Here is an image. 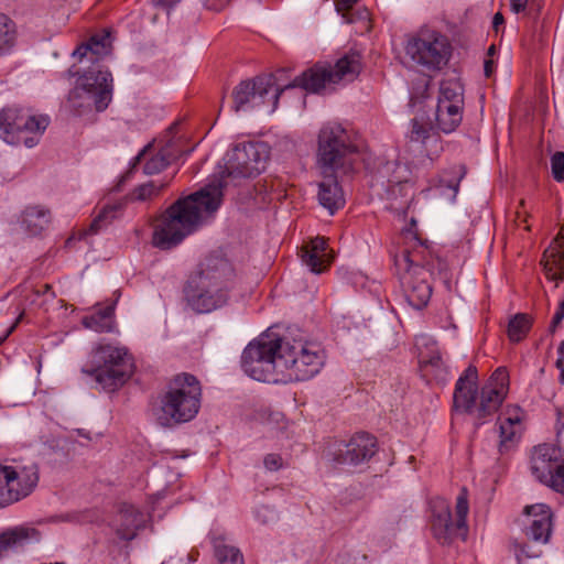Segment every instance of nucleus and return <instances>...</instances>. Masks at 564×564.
Segmentation results:
<instances>
[{
    "label": "nucleus",
    "mask_w": 564,
    "mask_h": 564,
    "mask_svg": "<svg viewBox=\"0 0 564 564\" xmlns=\"http://www.w3.org/2000/svg\"><path fill=\"white\" fill-rule=\"evenodd\" d=\"M269 154V148L263 142H241L232 145L218 165L217 181L176 200L156 220L152 236L153 246L162 250L172 249L197 230L220 207L223 191L229 182L258 176L265 170Z\"/></svg>",
    "instance_id": "nucleus-1"
},
{
    "label": "nucleus",
    "mask_w": 564,
    "mask_h": 564,
    "mask_svg": "<svg viewBox=\"0 0 564 564\" xmlns=\"http://www.w3.org/2000/svg\"><path fill=\"white\" fill-rule=\"evenodd\" d=\"M235 270L219 254L205 257L183 285V300L195 314H209L225 307L235 288Z\"/></svg>",
    "instance_id": "nucleus-2"
},
{
    "label": "nucleus",
    "mask_w": 564,
    "mask_h": 564,
    "mask_svg": "<svg viewBox=\"0 0 564 564\" xmlns=\"http://www.w3.org/2000/svg\"><path fill=\"white\" fill-rule=\"evenodd\" d=\"M477 368L468 366L455 384L453 408L470 415L476 426L487 422L501 406L508 393L509 376L505 368H498L477 391Z\"/></svg>",
    "instance_id": "nucleus-3"
},
{
    "label": "nucleus",
    "mask_w": 564,
    "mask_h": 564,
    "mask_svg": "<svg viewBox=\"0 0 564 564\" xmlns=\"http://www.w3.org/2000/svg\"><path fill=\"white\" fill-rule=\"evenodd\" d=\"M403 248L394 257L404 297L410 306L421 310L427 305L432 295L430 271L425 269L427 247L412 232L403 235Z\"/></svg>",
    "instance_id": "nucleus-4"
},
{
    "label": "nucleus",
    "mask_w": 564,
    "mask_h": 564,
    "mask_svg": "<svg viewBox=\"0 0 564 564\" xmlns=\"http://www.w3.org/2000/svg\"><path fill=\"white\" fill-rule=\"evenodd\" d=\"M326 362L321 344L304 338L279 337V379L282 383L306 381L314 378Z\"/></svg>",
    "instance_id": "nucleus-5"
},
{
    "label": "nucleus",
    "mask_w": 564,
    "mask_h": 564,
    "mask_svg": "<svg viewBox=\"0 0 564 564\" xmlns=\"http://www.w3.org/2000/svg\"><path fill=\"white\" fill-rule=\"evenodd\" d=\"M358 155L349 132L336 122L324 124L317 137L316 165L321 175L348 174Z\"/></svg>",
    "instance_id": "nucleus-6"
},
{
    "label": "nucleus",
    "mask_w": 564,
    "mask_h": 564,
    "mask_svg": "<svg viewBox=\"0 0 564 564\" xmlns=\"http://www.w3.org/2000/svg\"><path fill=\"white\" fill-rule=\"evenodd\" d=\"M82 372L94 378L101 390L115 392L131 378L133 362L126 347L105 344L91 351Z\"/></svg>",
    "instance_id": "nucleus-7"
},
{
    "label": "nucleus",
    "mask_w": 564,
    "mask_h": 564,
    "mask_svg": "<svg viewBox=\"0 0 564 564\" xmlns=\"http://www.w3.org/2000/svg\"><path fill=\"white\" fill-rule=\"evenodd\" d=\"M202 388L189 373H181L171 381L161 401L159 421L164 426L185 423L196 416L200 408Z\"/></svg>",
    "instance_id": "nucleus-8"
},
{
    "label": "nucleus",
    "mask_w": 564,
    "mask_h": 564,
    "mask_svg": "<svg viewBox=\"0 0 564 564\" xmlns=\"http://www.w3.org/2000/svg\"><path fill=\"white\" fill-rule=\"evenodd\" d=\"M452 56V45L440 31L421 28L408 36L404 57L411 67L427 72L442 70Z\"/></svg>",
    "instance_id": "nucleus-9"
},
{
    "label": "nucleus",
    "mask_w": 564,
    "mask_h": 564,
    "mask_svg": "<svg viewBox=\"0 0 564 564\" xmlns=\"http://www.w3.org/2000/svg\"><path fill=\"white\" fill-rule=\"evenodd\" d=\"M112 93V75L107 69L91 68L76 80L69 91L67 107L76 116L104 111Z\"/></svg>",
    "instance_id": "nucleus-10"
},
{
    "label": "nucleus",
    "mask_w": 564,
    "mask_h": 564,
    "mask_svg": "<svg viewBox=\"0 0 564 564\" xmlns=\"http://www.w3.org/2000/svg\"><path fill=\"white\" fill-rule=\"evenodd\" d=\"M48 124V116L34 113L30 109L9 106L0 110V138L11 145L34 148Z\"/></svg>",
    "instance_id": "nucleus-11"
},
{
    "label": "nucleus",
    "mask_w": 564,
    "mask_h": 564,
    "mask_svg": "<svg viewBox=\"0 0 564 564\" xmlns=\"http://www.w3.org/2000/svg\"><path fill=\"white\" fill-rule=\"evenodd\" d=\"M430 506L431 531L440 544L449 545L456 540H466L468 534L467 514L469 506L465 488L457 496L454 518L447 500L435 498L431 500Z\"/></svg>",
    "instance_id": "nucleus-12"
},
{
    "label": "nucleus",
    "mask_w": 564,
    "mask_h": 564,
    "mask_svg": "<svg viewBox=\"0 0 564 564\" xmlns=\"http://www.w3.org/2000/svg\"><path fill=\"white\" fill-rule=\"evenodd\" d=\"M361 69L360 57L357 54L345 55L334 66L316 64L285 85L289 88L300 87L308 93L319 94L330 85L340 80H352Z\"/></svg>",
    "instance_id": "nucleus-13"
},
{
    "label": "nucleus",
    "mask_w": 564,
    "mask_h": 564,
    "mask_svg": "<svg viewBox=\"0 0 564 564\" xmlns=\"http://www.w3.org/2000/svg\"><path fill=\"white\" fill-rule=\"evenodd\" d=\"M279 337L260 336L251 341L241 356V367L247 376L262 382H280Z\"/></svg>",
    "instance_id": "nucleus-14"
},
{
    "label": "nucleus",
    "mask_w": 564,
    "mask_h": 564,
    "mask_svg": "<svg viewBox=\"0 0 564 564\" xmlns=\"http://www.w3.org/2000/svg\"><path fill=\"white\" fill-rule=\"evenodd\" d=\"M282 93L283 89L275 87V79L271 75L242 80L232 90V109L246 112L265 107L267 112L272 113Z\"/></svg>",
    "instance_id": "nucleus-15"
},
{
    "label": "nucleus",
    "mask_w": 564,
    "mask_h": 564,
    "mask_svg": "<svg viewBox=\"0 0 564 564\" xmlns=\"http://www.w3.org/2000/svg\"><path fill=\"white\" fill-rule=\"evenodd\" d=\"M39 481L35 464L4 465L0 463V508L8 507L29 496Z\"/></svg>",
    "instance_id": "nucleus-16"
},
{
    "label": "nucleus",
    "mask_w": 564,
    "mask_h": 564,
    "mask_svg": "<svg viewBox=\"0 0 564 564\" xmlns=\"http://www.w3.org/2000/svg\"><path fill=\"white\" fill-rule=\"evenodd\" d=\"M530 468L540 482L564 494V455L558 447L549 444L534 447Z\"/></svg>",
    "instance_id": "nucleus-17"
},
{
    "label": "nucleus",
    "mask_w": 564,
    "mask_h": 564,
    "mask_svg": "<svg viewBox=\"0 0 564 564\" xmlns=\"http://www.w3.org/2000/svg\"><path fill=\"white\" fill-rule=\"evenodd\" d=\"M377 451L376 438L367 433H358L348 442L336 443L330 452L333 462L341 466H356L369 460Z\"/></svg>",
    "instance_id": "nucleus-18"
},
{
    "label": "nucleus",
    "mask_w": 564,
    "mask_h": 564,
    "mask_svg": "<svg viewBox=\"0 0 564 564\" xmlns=\"http://www.w3.org/2000/svg\"><path fill=\"white\" fill-rule=\"evenodd\" d=\"M524 412L518 405H508L498 419L500 454L510 452L516 447L523 432Z\"/></svg>",
    "instance_id": "nucleus-19"
},
{
    "label": "nucleus",
    "mask_w": 564,
    "mask_h": 564,
    "mask_svg": "<svg viewBox=\"0 0 564 564\" xmlns=\"http://www.w3.org/2000/svg\"><path fill=\"white\" fill-rule=\"evenodd\" d=\"M524 512L528 517L525 535L534 542L546 543L552 533V511L544 503L527 506Z\"/></svg>",
    "instance_id": "nucleus-20"
},
{
    "label": "nucleus",
    "mask_w": 564,
    "mask_h": 564,
    "mask_svg": "<svg viewBox=\"0 0 564 564\" xmlns=\"http://www.w3.org/2000/svg\"><path fill=\"white\" fill-rule=\"evenodd\" d=\"M410 147L432 160L443 150L442 141L432 127L414 118L411 121Z\"/></svg>",
    "instance_id": "nucleus-21"
},
{
    "label": "nucleus",
    "mask_w": 564,
    "mask_h": 564,
    "mask_svg": "<svg viewBox=\"0 0 564 564\" xmlns=\"http://www.w3.org/2000/svg\"><path fill=\"white\" fill-rule=\"evenodd\" d=\"M541 264L546 279L555 282V288H557L558 282L564 281V227L544 251Z\"/></svg>",
    "instance_id": "nucleus-22"
},
{
    "label": "nucleus",
    "mask_w": 564,
    "mask_h": 564,
    "mask_svg": "<svg viewBox=\"0 0 564 564\" xmlns=\"http://www.w3.org/2000/svg\"><path fill=\"white\" fill-rule=\"evenodd\" d=\"M144 516L134 506L122 503L111 522V527L119 539L131 541L137 532L144 525Z\"/></svg>",
    "instance_id": "nucleus-23"
},
{
    "label": "nucleus",
    "mask_w": 564,
    "mask_h": 564,
    "mask_svg": "<svg viewBox=\"0 0 564 564\" xmlns=\"http://www.w3.org/2000/svg\"><path fill=\"white\" fill-rule=\"evenodd\" d=\"M39 540L40 533L34 528L19 525L7 529L0 533V558L11 551H17Z\"/></svg>",
    "instance_id": "nucleus-24"
},
{
    "label": "nucleus",
    "mask_w": 564,
    "mask_h": 564,
    "mask_svg": "<svg viewBox=\"0 0 564 564\" xmlns=\"http://www.w3.org/2000/svg\"><path fill=\"white\" fill-rule=\"evenodd\" d=\"M181 141L171 137L163 145L160 147L156 154L147 160L143 172L147 175L158 174L163 171L173 161L177 160L184 153L180 148Z\"/></svg>",
    "instance_id": "nucleus-25"
},
{
    "label": "nucleus",
    "mask_w": 564,
    "mask_h": 564,
    "mask_svg": "<svg viewBox=\"0 0 564 564\" xmlns=\"http://www.w3.org/2000/svg\"><path fill=\"white\" fill-rule=\"evenodd\" d=\"M322 176L324 180L318 184L317 198L329 215H334L345 205L344 193L337 181L338 175Z\"/></svg>",
    "instance_id": "nucleus-26"
},
{
    "label": "nucleus",
    "mask_w": 564,
    "mask_h": 564,
    "mask_svg": "<svg viewBox=\"0 0 564 564\" xmlns=\"http://www.w3.org/2000/svg\"><path fill=\"white\" fill-rule=\"evenodd\" d=\"M332 253L327 250V241L316 237L303 248L302 261L312 272L321 273L330 264Z\"/></svg>",
    "instance_id": "nucleus-27"
},
{
    "label": "nucleus",
    "mask_w": 564,
    "mask_h": 564,
    "mask_svg": "<svg viewBox=\"0 0 564 564\" xmlns=\"http://www.w3.org/2000/svg\"><path fill=\"white\" fill-rule=\"evenodd\" d=\"M111 52L110 33L104 32L100 35L91 36L86 43L80 44L73 55L77 56L79 62L87 59L91 64L98 63L101 58Z\"/></svg>",
    "instance_id": "nucleus-28"
},
{
    "label": "nucleus",
    "mask_w": 564,
    "mask_h": 564,
    "mask_svg": "<svg viewBox=\"0 0 564 564\" xmlns=\"http://www.w3.org/2000/svg\"><path fill=\"white\" fill-rule=\"evenodd\" d=\"M51 213L43 206H28L21 214V227L31 236L40 235L50 224Z\"/></svg>",
    "instance_id": "nucleus-29"
},
{
    "label": "nucleus",
    "mask_w": 564,
    "mask_h": 564,
    "mask_svg": "<svg viewBox=\"0 0 564 564\" xmlns=\"http://www.w3.org/2000/svg\"><path fill=\"white\" fill-rule=\"evenodd\" d=\"M463 108L464 104L436 105V129L444 133H451L455 131L463 120Z\"/></svg>",
    "instance_id": "nucleus-30"
},
{
    "label": "nucleus",
    "mask_w": 564,
    "mask_h": 564,
    "mask_svg": "<svg viewBox=\"0 0 564 564\" xmlns=\"http://www.w3.org/2000/svg\"><path fill=\"white\" fill-rule=\"evenodd\" d=\"M212 544L217 564H245L240 550L232 544H228L224 534H214Z\"/></svg>",
    "instance_id": "nucleus-31"
},
{
    "label": "nucleus",
    "mask_w": 564,
    "mask_h": 564,
    "mask_svg": "<svg viewBox=\"0 0 564 564\" xmlns=\"http://www.w3.org/2000/svg\"><path fill=\"white\" fill-rule=\"evenodd\" d=\"M115 304H109L104 308H99L90 316L83 318V325L97 333H111L116 328L115 323Z\"/></svg>",
    "instance_id": "nucleus-32"
},
{
    "label": "nucleus",
    "mask_w": 564,
    "mask_h": 564,
    "mask_svg": "<svg viewBox=\"0 0 564 564\" xmlns=\"http://www.w3.org/2000/svg\"><path fill=\"white\" fill-rule=\"evenodd\" d=\"M532 319L528 314L518 313L512 316L508 323L507 334L512 343H519L524 339L531 329Z\"/></svg>",
    "instance_id": "nucleus-33"
},
{
    "label": "nucleus",
    "mask_w": 564,
    "mask_h": 564,
    "mask_svg": "<svg viewBox=\"0 0 564 564\" xmlns=\"http://www.w3.org/2000/svg\"><path fill=\"white\" fill-rule=\"evenodd\" d=\"M464 104L463 87L456 80H444L440 85L437 105Z\"/></svg>",
    "instance_id": "nucleus-34"
},
{
    "label": "nucleus",
    "mask_w": 564,
    "mask_h": 564,
    "mask_svg": "<svg viewBox=\"0 0 564 564\" xmlns=\"http://www.w3.org/2000/svg\"><path fill=\"white\" fill-rule=\"evenodd\" d=\"M167 186V183L150 181L134 187L128 195L131 202H148L160 195L161 191Z\"/></svg>",
    "instance_id": "nucleus-35"
},
{
    "label": "nucleus",
    "mask_w": 564,
    "mask_h": 564,
    "mask_svg": "<svg viewBox=\"0 0 564 564\" xmlns=\"http://www.w3.org/2000/svg\"><path fill=\"white\" fill-rule=\"evenodd\" d=\"M17 36L14 22L4 13H0V57L11 51Z\"/></svg>",
    "instance_id": "nucleus-36"
},
{
    "label": "nucleus",
    "mask_w": 564,
    "mask_h": 564,
    "mask_svg": "<svg viewBox=\"0 0 564 564\" xmlns=\"http://www.w3.org/2000/svg\"><path fill=\"white\" fill-rule=\"evenodd\" d=\"M121 205L119 204L105 206L91 221L88 232L96 235L104 228L108 227L113 221V219L118 217Z\"/></svg>",
    "instance_id": "nucleus-37"
},
{
    "label": "nucleus",
    "mask_w": 564,
    "mask_h": 564,
    "mask_svg": "<svg viewBox=\"0 0 564 564\" xmlns=\"http://www.w3.org/2000/svg\"><path fill=\"white\" fill-rule=\"evenodd\" d=\"M551 167L553 177L556 181H562L564 178V153L556 152L553 154L551 159Z\"/></svg>",
    "instance_id": "nucleus-38"
},
{
    "label": "nucleus",
    "mask_w": 564,
    "mask_h": 564,
    "mask_svg": "<svg viewBox=\"0 0 564 564\" xmlns=\"http://www.w3.org/2000/svg\"><path fill=\"white\" fill-rule=\"evenodd\" d=\"M264 467L270 471L282 468L283 459L279 454H268L263 459Z\"/></svg>",
    "instance_id": "nucleus-39"
},
{
    "label": "nucleus",
    "mask_w": 564,
    "mask_h": 564,
    "mask_svg": "<svg viewBox=\"0 0 564 564\" xmlns=\"http://www.w3.org/2000/svg\"><path fill=\"white\" fill-rule=\"evenodd\" d=\"M462 177H463V175H459L458 177H454L451 180H444V178L441 180V183L445 184L446 187L451 191L452 199H455V197L458 193L459 182H460Z\"/></svg>",
    "instance_id": "nucleus-40"
},
{
    "label": "nucleus",
    "mask_w": 564,
    "mask_h": 564,
    "mask_svg": "<svg viewBox=\"0 0 564 564\" xmlns=\"http://www.w3.org/2000/svg\"><path fill=\"white\" fill-rule=\"evenodd\" d=\"M229 2V0H203L204 6L214 11H219Z\"/></svg>",
    "instance_id": "nucleus-41"
},
{
    "label": "nucleus",
    "mask_w": 564,
    "mask_h": 564,
    "mask_svg": "<svg viewBox=\"0 0 564 564\" xmlns=\"http://www.w3.org/2000/svg\"><path fill=\"white\" fill-rule=\"evenodd\" d=\"M156 7H161L169 13L181 0H152Z\"/></svg>",
    "instance_id": "nucleus-42"
},
{
    "label": "nucleus",
    "mask_w": 564,
    "mask_h": 564,
    "mask_svg": "<svg viewBox=\"0 0 564 564\" xmlns=\"http://www.w3.org/2000/svg\"><path fill=\"white\" fill-rule=\"evenodd\" d=\"M152 147V143H149L138 153L137 156H134L131 166L132 169H134L137 164H139L145 158V155L151 151Z\"/></svg>",
    "instance_id": "nucleus-43"
},
{
    "label": "nucleus",
    "mask_w": 564,
    "mask_h": 564,
    "mask_svg": "<svg viewBox=\"0 0 564 564\" xmlns=\"http://www.w3.org/2000/svg\"><path fill=\"white\" fill-rule=\"evenodd\" d=\"M35 293L37 295H43L46 297V300H53L55 299V293L52 290V286L50 284L43 285L41 289L36 290Z\"/></svg>",
    "instance_id": "nucleus-44"
},
{
    "label": "nucleus",
    "mask_w": 564,
    "mask_h": 564,
    "mask_svg": "<svg viewBox=\"0 0 564 564\" xmlns=\"http://www.w3.org/2000/svg\"><path fill=\"white\" fill-rule=\"evenodd\" d=\"M528 0H512V10L517 13L523 11L527 8Z\"/></svg>",
    "instance_id": "nucleus-45"
},
{
    "label": "nucleus",
    "mask_w": 564,
    "mask_h": 564,
    "mask_svg": "<svg viewBox=\"0 0 564 564\" xmlns=\"http://www.w3.org/2000/svg\"><path fill=\"white\" fill-rule=\"evenodd\" d=\"M484 73L486 77H490L494 74V61L486 59L484 63Z\"/></svg>",
    "instance_id": "nucleus-46"
},
{
    "label": "nucleus",
    "mask_w": 564,
    "mask_h": 564,
    "mask_svg": "<svg viewBox=\"0 0 564 564\" xmlns=\"http://www.w3.org/2000/svg\"><path fill=\"white\" fill-rule=\"evenodd\" d=\"M503 15L501 13H496L492 19V26L496 31L499 30V26L503 24Z\"/></svg>",
    "instance_id": "nucleus-47"
},
{
    "label": "nucleus",
    "mask_w": 564,
    "mask_h": 564,
    "mask_svg": "<svg viewBox=\"0 0 564 564\" xmlns=\"http://www.w3.org/2000/svg\"><path fill=\"white\" fill-rule=\"evenodd\" d=\"M556 368L560 370V382L564 384V361L556 359Z\"/></svg>",
    "instance_id": "nucleus-48"
},
{
    "label": "nucleus",
    "mask_w": 564,
    "mask_h": 564,
    "mask_svg": "<svg viewBox=\"0 0 564 564\" xmlns=\"http://www.w3.org/2000/svg\"><path fill=\"white\" fill-rule=\"evenodd\" d=\"M22 316L23 315L20 314V316L15 319V322L8 328V330L6 332V335L0 339V343H2L13 332V329L15 328L18 323L21 321Z\"/></svg>",
    "instance_id": "nucleus-49"
},
{
    "label": "nucleus",
    "mask_w": 564,
    "mask_h": 564,
    "mask_svg": "<svg viewBox=\"0 0 564 564\" xmlns=\"http://www.w3.org/2000/svg\"><path fill=\"white\" fill-rule=\"evenodd\" d=\"M359 0H339V2L337 4V8L338 9H340L341 7L349 8V7H351L352 4H355Z\"/></svg>",
    "instance_id": "nucleus-50"
},
{
    "label": "nucleus",
    "mask_w": 564,
    "mask_h": 564,
    "mask_svg": "<svg viewBox=\"0 0 564 564\" xmlns=\"http://www.w3.org/2000/svg\"><path fill=\"white\" fill-rule=\"evenodd\" d=\"M556 425L558 430L564 427V413H562L561 411L557 412ZM557 432L560 433V431Z\"/></svg>",
    "instance_id": "nucleus-51"
},
{
    "label": "nucleus",
    "mask_w": 564,
    "mask_h": 564,
    "mask_svg": "<svg viewBox=\"0 0 564 564\" xmlns=\"http://www.w3.org/2000/svg\"><path fill=\"white\" fill-rule=\"evenodd\" d=\"M557 359H562V361H564V340H562L558 345Z\"/></svg>",
    "instance_id": "nucleus-52"
},
{
    "label": "nucleus",
    "mask_w": 564,
    "mask_h": 564,
    "mask_svg": "<svg viewBox=\"0 0 564 564\" xmlns=\"http://www.w3.org/2000/svg\"><path fill=\"white\" fill-rule=\"evenodd\" d=\"M429 361L432 365H437L441 361V357H440V355L433 356Z\"/></svg>",
    "instance_id": "nucleus-53"
},
{
    "label": "nucleus",
    "mask_w": 564,
    "mask_h": 564,
    "mask_svg": "<svg viewBox=\"0 0 564 564\" xmlns=\"http://www.w3.org/2000/svg\"><path fill=\"white\" fill-rule=\"evenodd\" d=\"M523 208H524V200L522 199V200L520 202L519 209L517 210V215H518V217H520V215H521L522 213H524V210H522Z\"/></svg>",
    "instance_id": "nucleus-54"
},
{
    "label": "nucleus",
    "mask_w": 564,
    "mask_h": 564,
    "mask_svg": "<svg viewBox=\"0 0 564 564\" xmlns=\"http://www.w3.org/2000/svg\"><path fill=\"white\" fill-rule=\"evenodd\" d=\"M495 51H496L495 45H491V46L488 48V55H494V54H495Z\"/></svg>",
    "instance_id": "nucleus-55"
}]
</instances>
